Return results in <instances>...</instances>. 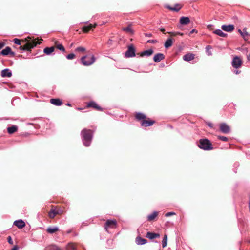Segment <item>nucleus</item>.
<instances>
[{"instance_id": "1", "label": "nucleus", "mask_w": 250, "mask_h": 250, "mask_svg": "<svg viewBox=\"0 0 250 250\" xmlns=\"http://www.w3.org/2000/svg\"><path fill=\"white\" fill-rule=\"evenodd\" d=\"M81 136L83 145L86 147L89 146L93 138V131L84 128L81 132Z\"/></svg>"}, {"instance_id": "2", "label": "nucleus", "mask_w": 250, "mask_h": 250, "mask_svg": "<svg viewBox=\"0 0 250 250\" xmlns=\"http://www.w3.org/2000/svg\"><path fill=\"white\" fill-rule=\"evenodd\" d=\"M198 147L204 150H210L213 149L210 141L208 139H201L199 141Z\"/></svg>"}, {"instance_id": "3", "label": "nucleus", "mask_w": 250, "mask_h": 250, "mask_svg": "<svg viewBox=\"0 0 250 250\" xmlns=\"http://www.w3.org/2000/svg\"><path fill=\"white\" fill-rule=\"evenodd\" d=\"M87 57H88L87 55H85L81 58V63L84 66L91 65L95 62L96 60L94 55H92V56L88 60H86L85 59L87 58Z\"/></svg>"}, {"instance_id": "4", "label": "nucleus", "mask_w": 250, "mask_h": 250, "mask_svg": "<svg viewBox=\"0 0 250 250\" xmlns=\"http://www.w3.org/2000/svg\"><path fill=\"white\" fill-rule=\"evenodd\" d=\"M134 56H135V49L133 44H130L127 47V50L125 53V57L130 58Z\"/></svg>"}, {"instance_id": "5", "label": "nucleus", "mask_w": 250, "mask_h": 250, "mask_svg": "<svg viewBox=\"0 0 250 250\" xmlns=\"http://www.w3.org/2000/svg\"><path fill=\"white\" fill-rule=\"evenodd\" d=\"M242 64V61L238 56L234 57L231 62L232 66L236 69L240 68Z\"/></svg>"}, {"instance_id": "6", "label": "nucleus", "mask_w": 250, "mask_h": 250, "mask_svg": "<svg viewBox=\"0 0 250 250\" xmlns=\"http://www.w3.org/2000/svg\"><path fill=\"white\" fill-rule=\"evenodd\" d=\"M35 46L34 42L33 41H28L27 44L24 46H20V48L21 50L26 51L30 50L31 48H33Z\"/></svg>"}, {"instance_id": "7", "label": "nucleus", "mask_w": 250, "mask_h": 250, "mask_svg": "<svg viewBox=\"0 0 250 250\" xmlns=\"http://www.w3.org/2000/svg\"><path fill=\"white\" fill-rule=\"evenodd\" d=\"M220 131L225 134H228L230 132V128L226 123H223L220 125Z\"/></svg>"}, {"instance_id": "8", "label": "nucleus", "mask_w": 250, "mask_h": 250, "mask_svg": "<svg viewBox=\"0 0 250 250\" xmlns=\"http://www.w3.org/2000/svg\"><path fill=\"white\" fill-rule=\"evenodd\" d=\"M117 224V221L115 220H110L108 219L106 222L104 228L106 230H107L108 228H115Z\"/></svg>"}, {"instance_id": "9", "label": "nucleus", "mask_w": 250, "mask_h": 250, "mask_svg": "<svg viewBox=\"0 0 250 250\" xmlns=\"http://www.w3.org/2000/svg\"><path fill=\"white\" fill-rule=\"evenodd\" d=\"M1 54L3 56H7L8 55H11L12 56H14L15 55V53L11 50V48L7 46L5 49H3L1 51Z\"/></svg>"}, {"instance_id": "10", "label": "nucleus", "mask_w": 250, "mask_h": 250, "mask_svg": "<svg viewBox=\"0 0 250 250\" xmlns=\"http://www.w3.org/2000/svg\"><path fill=\"white\" fill-rule=\"evenodd\" d=\"M155 121L153 120H142L141 122V126L144 127H148L152 126L155 123Z\"/></svg>"}, {"instance_id": "11", "label": "nucleus", "mask_w": 250, "mask_h": 250, "mask_svg": "<svg viewBox=\"0 0 250 250\" xmlns=\"http://www.w3.org/2000/svg\"><path fill=\"white\" fill-rule=\"evenodd\" d=\"M190 20L189 17L182 16L180 18L179 22L181 25H186L189 24Z\"/></svg>"}, {"instance_id": "12", "label": "nucleus", "mask_w": 250, "mask_h": 250, "mask_svg": "<svg viewBox=\"0 0 250 250\" xmlns=\"http://www.w3.org/2000/svg\"><path fill=\"white\" fill-rule=\"evenodd\" d=\"M160 235L158 233H154L151 232H147L146 234V237L150 240L154 239L156 238H159Z\"/></svg>"}, {"instance_id": "13", "label": "nucleus", "mask_w": 250, "mask_h": 250, "mask_svg": "<svg viewBox=\"0 0 250 250\" xmlns=\"http://www.w3.org/2000/svg\"><path fill=\"white\" fill-rule=\"evenodd\" d=\"M165 59V55L161 53L156 54L153 57V60L155 62H159Z\"/></svg>"}, {"instance_id": "14", "label": "nucleus", "mask_w": 250, "mask_h": 250, "mask_svg": "<svg viewBox=\"0 0 250 250\" xmlns=\"http://www.w3.org/2000/svg\"><path fill=\"white\" fill-rule=\"evenodd\" d=\"M87 107H92L94 108L97 110L99 111H102V108L100 106H99L96 102L94 101H90L89 102L87 105Z\"/></svg>"}, {"instance_id": "15", "label": "nucleus", "mask_w": 250, "mask_h": 250, "mask_svg": "<svg viewBox=\"0 0 250 250\" xmlns=\"http://www.w3.org/2000/svg\"><path fill=\"white\" fill-rule=\"evenodd\" d=\"M12 75V71L8 68L4 69L1 72V76L2 77H10Z\"/></svg>"}, {"instance_id": "16", "label": "nucleus", "mask_w": 250, "mask_h": 250, "mask_svg": "<svg viewBox=\"0 0 250 250\" xmlns=\"http://www.w3.org/2000/svg\"><path fill=\"white\" fill-rule=\"evenodd\" d=\"M135 242L138 245H142L147 243V240L143 238L140 236H137L135 239Z\"/></svg>"}, {"instance_id": "17", "label": "nucleus", "mask_w": 250, "mask_h": 250, "mask_svg": "<svg viewBox=\"0 0 250 250\" xmlns=\"http://www.w3.org/2000/svg\"><path fill=\"white\" fill-rule=\"evenodd\" d=\"M14 224L19 229H22L25 226V222L21 219L15 221Z\"/></svg>"}, {"instance_id": "18", "label": "nucleus", "mask_w": 250, "mask_h": 250, "mask_svg": "<svg viewBox=\"0 0 250 250\" xmlns=\"http://www.w3.org/2000/svg\"><path fill=\"white\" fill-rule=\"evenodd\" d=\"M221 29L227 32H231L234 29V26L232 24L223 25L221 26Z\"/></svg>"}, {"instance_id": "19", "label": "nucleus", "mask_w": 250, "mask_h": 250, "mask_svg": "<svg viewBox=\"0 0 250 250\" xmlns=\"http://www.w3.org/2000/svg\"><path fill=\"white\" fill-rule=\"evenodd\" d=\"M195 58V55L193 53H188L183 56V59L184 61L189 62L193 60Z\"/></svg>"}, {"instance_id": "20", "label": "nucleus", "mask_w": 250, "mask_h": 250, "mask_svg": "<svg viewBox=\"0 0 250 250\" xmlns=\"http://www.w3.org/2000/svg\"><path fill=\"white\" fill-rule=\"evenodd\" d=\"M153 52H154V51H153V49H149L145 50L144 51L141 52L140 53V56H141V57H143L144 56H150L153 53Z\"/></svg>"}, {"instance_id": "21", "label": "nucleus", "mask_w": 250, "mask_h": 250, "mask_svg": "<svg viewBox=\"0 0 250 250\" xmlns=\"http://www.w3.org/2000/svg\"><path fill=\"white\" fill-rule=\"evenodd\" d=\"M97 26V24L95 23L94 25L89 24L87 26H84L82 28L83 31L85 33H87L90 29L93 28H95Z\"/></svg>"}, {"instance_id": "22", "label": "nucleus", "mask_w": 250, "mask_h": 250, "mask_svg": "<svg viewBox=\"0 0 250 250\" xmlns=\"http://www.w3.org/2000/svg\"><path fill=\"white\" fill-rule=\"evenodd\" d=\"M97 26V24L95 23L94 25L89 24L87 26H84L82 28L83 31L85 33H87L90 29L93 28H95Z\"/></svg>"}, {"instance_id": "23", "label": "nucleus", "mask_w": 250, "mask_h": 250, "mask_svg": "<svg viewBox=\"0 0 250 250\" xmlns=\"http://www.w3.org/2000/svg\"><path fill=\"white\" fill-rule=\"evenodd\" d=\"M50 103L56 106H60L62 104V100L59 99H51L50 100Z\"/></svg>"}, {"instance_id": "24", "label": "nucleus", "mask_w": 250, "mask_h": 250, "mask_svg": "<svg viewBox=\"0 0 250 250\" xmlns=\"http://www.w3.org/2000/svg\"><path fill=\"white\" fill-rule=\"evenodd\" d=\"M158 215V212L155 211L152 214H150L147 216V220L148 221H151L153 220Z\"/></svg>"}, {"instance_id": "25", "label": "nucleus", "mask_w": 250, "mask_h": 250, "mask_svg": "<svg viewBox=\"0 0 250 250\" xmlns=\"http://www.w3.org/2000/svg\"><path fill=\"white\" fill-rule=\"evenodd\" d=\"M7 132L9 134H11L16 132L18 130V127L15 125H13L7 128Z\"/></svg>"}, {"instance_id": "26", "label": "nucleus", "mask_w": 250, "mask_h": 250, "mask_svg": "<svg viewBox=\"0 0 250 250\" xmlns=\"http://www.w3.org/2000/svg\"><path fill=\"white\" fill-rule=\"evenodd\" d=\"M213 33L220 36V37H225L227 35V34L226 33L223 32L222 31V30L219 29H217L214 30L213 32Z\"/></svg>"}, {"instance_id": "27", "label": "nucleus", "mask_w": 250, "mask_h": 250, "mask_svg": "<svg viewBox=\"0 0 250 250\" xmlns=\"http://www.w3.org/2000/svg\"><path fill=\"white\" fill-rule=\"evenodd\" d=\"M54 51V47L53 46H51L50 47H45L43 49V52L47 55H50Z\"/></svg>"}, {"instance_id": "28", "label": "nucleus", "mask_w": 250, "mask_h": 250, "mask_svg": "<svg viewBox=\"0 0 250 250\" xmlns=\"http://www.w3.org/2000/svg\"><path fill=\"white\" fill-rule=\"evenodd\" d=\"M59 230V228L57 227H48L46 231L50 234H53L55 233L56 231H58Z\"/></svg>"}, {"instance_id": "29", "label": "nucleus", "mask_w": 250, "mask_h": 250, "mask_svg": "<svg viewBox=\"0 0 250 250\" xmlns=\"http://www.w3.org/2000/svg\"><path fill=\"white\" fill-rule=\"evenodd\" d=\"M172 40L171 38L167 39L165 42L164 46L166 48H168L172 45Z\"/></svg>"}, {"instance_id": "30", "label": "nucleus", "mask_w": 250, "mask_h": 250, "mask_svg": "<svg viewBox=\"0 0 250 250\" xmlns=\"http://www.w3.org/2000/svg\"><path fill=\"white\" fill-rule=\"evenodd\" d=\"M241 36L244 38L245 40H248V36H250V34L247 31V28H244L242 30V33H241Z\"/></svg>"}, {"instance_id": "31", "label": "nucleus", "mask_w": 250, "mask_h": 250, "mask_svg": "<svg viewBox=\"0 0 250 250\" xmlns=\"http://www.w3.org/2000/svg\"><path fill=\"white\" fill-rule=\"evenodd\" d=\"M135 117L138 120H144L146 118V116L142 113L138 112L136 113Z\"/></svg>"}, {"instance_id": "32", "label": "nucleus", "mask_w": 250, "mask_h": 250, "mask_svg": "<svg viewBox=\"0 0 250 250\" xmlns=\"http://www.w3.org/2000/svg\"><path fill=\"white\" fill-rule=\"evenodd\" d=\"M175 6H178V8H173V7H172L169 5L166 6V7L168 9H170L172 11H175V12H178L180 10V9L181 8V6H180V5H179L178 4H176Z\"/></svg>"}, {"instance_id": "33", "label": "nucleus", "mask_w": 250, "mask_h": 250, "mask_svg": "<svg viewBox=\"0 0 250 250\" xmlns=\"http://www.w3.org/2000/svg\"><path fill=\"white\" fill-rule=\"evenodd\" d=\"M123 30L131 34L134 33L133 30L131 28V25H129L127 27L123 28Z\"/></svg>"}, {"instance_id": "34", "label": "nucleus", "mask_w": 250, "mask_h": 250, "mask_svg": "<svg viewBox=\"0 0 250 250\" xmlns=\"http://www.w3.org/2000/svg\"><path fill=\"white\" fill-rule=\"evenodd\" d=\"M167 234H165L162 240V247L163 248H165L167 245Z\"/></svg>"}, {"instance_id": "35", "label": "nucleus", "mask_w": 250, "mask_h": 250, "mask_svg": "<svg viewBox=\"0 0 250 250\" xmlns=\"http://www.w3.org/2000/svg\"><path fill=\"white\" fill-rule=\"evenodd\" d=\"M47 250H60V249L56 245H51L47 248Z\"/></svg>"}, {"instance_id": "36", "label": "nucleus", "mask_w": 250, "mask_h": 250, "mask_svg": "<svg viewBox=\"0 0 250 250\" xmlns=\"http://www.w3.org/2000/svg\"><path fill=\"white\" fill-rule=\"evenodd\" d=\"M212 48L211 46L210 45H207L206 46L205 49H206V52L208 56H211L212 55V52L210 51V49Z\"/></svg>"}, {"instance_id": "37", "label": "nucleus", "mask_w": 250, "mask_h": 250, "mask_svg": "<svg viewBox=\"0 0 250 250\" xmlns=\"http://www.w3.org/2000/svg\"><path fill=\"white\" fill-rule=\"evenodd\" d=\"M67 249L68 250H76V246L72 243H69L67 245Z\"/></svg>"}, {"instance_id": "38", "label": "nucleus", "mask_w": 250, "mask_h": 250, "mask_svg": "<svg viewBox=\"0 0 250 250\" xmlns=\"http://www.w3.org/2000/svg\"><path fill=\"white\" fill-rule=\"evenodd\" d=\"M56 47L58 50H59L60 51H62V52H65V48L62 44H57L56 45Z\"/></svg>"}, {"instance_id": "39", "label": "nucleus", "mask_w": 250, "mask_h": 250, "mask_svg": "<svg viewBox=\"0 0 250 250\" xmlns=\"http://www.w3.org/2000/svg\"><path fill=\"white\" fill-rule=\"evenodd\" d=\"M57 214V212L54 210H51L49 213V216L50 218H54Z\"/></svg>"}, {"instance_id": "40", "label": "nucleus", "mask_w": 250, "mask_h": 250, "mask_svg": "<svg viewBox=\"0 0 250 250\" xmlns=\"http://www.w3.org/2000/svg\"><path fill=\"white\" fill-rule=\"evenodd\" d=\"M218 139L224 142H227L228 140V138L226 136H218Z\"/></svg>"}, {"instance_id": "41", "label": "nucleus", "mask_w": 250, "mask_h": 250, "mask_svg": "<svg viewBox=\"0 0 250 250\" xmlns=\"http://www.w3.org/2000/svg\"><path fill=\"white\" fill-rule=\"evenodd\" d=\"M85 51V48L83 47L80 46L75 49L76 52H84Z\"/></svg>"}, {"instance_id": "42", "label": "nucleus", "mask_w": 250, "mask_h": 250, "mask_svg": "<svg viewBox=\"0 0 250 250\" xmlns=\"http://www.w3.org/2000/svg\"><path fill=\"white\" fill-rule=\"evenodd\" d=\"M66 58L68 60L73 59L75 57V55L74 53H70L66 56Z\"/></svg>"}, {"instance_id": "43", "label": "nucleus", "mask_w": 250, "mask_h": 250, "mask_svg": "<svg viewBox=\"0 0 250 250\" xmlns=\"http://www.w3.org/2000/svg\"><path fill=\"white\" fill-rule=\"evenodd\" d=\"M13 42L17 45H21V41L19 39L15 38L13 41Z\"/></svg>"}, {"instance_id": "44", "label": "nucleus", "mask_w": 250, "mask_h": 250, "mask_svg": "<svg viewBox=\"0 0 250 250\" xmlns=\"http://www.w3.org/2000/svg\"><path fill=\"white\" fill-rule=\"evenodd\" d=\"M175 213L174 212H168L166 213L165 216L166 217H169L172 215H175Z\"/></svg>"}, {"instance_id": "45", "label": "nucleus", "mask_w": 250, "mask_h": 250, "mask_svg": "<svg viewBox=\"0 0 250 250\" xmlns=\"http://www.w3.org/2000/svg\"><path fill=\"white\" fill-rule=\"evenodd\" d=\"M157 42L158 41L156 40H148L147 41V42L149 43H157Z\"/></svg>"}, {"instance_id": "46", "label": "nucleus", "mask_w": 250, "mask_h": 250, "mask_svg": "<svg viewBox=\"0 0 250 250\" xmlns=\"http://www.w3.org/2000/svg\"><path fill=\"white\" fill-rule=\"evenodd\" d=\"M7 241L10 244H13V240L11 236H9L7 238Z\"/></svg>"}, {"instance_id": "47", "label": "nucleus", "mask_w": 250, "mask_h": 250, "mask_svg": "<svg viewBox=\"0 0 250 250\" xmlns=\"http://www.w3.org/2000/svg\"><path fill=\"white\" fill-rule=\"evenodd\" d=\"M144 35L146 37H151L152 36L151 33H145Z\"/></svg>"}, {"instance_id": "48", "label": "nucleus", "mask_w": 250, "mask_h": 250, "mask_svg": "<svg viewBox=\"0 0 250 250\" xmlns=\"http://www.w3.org/2000/svg\"><path fill=\"white\" fill-rule=\"evenodd\" d=\"M5 45V43L3 42H0V49L2 48Z\"/></svg>"}, {"instance_id": "49", "label": "nucleus", "mask_w": 250, "mask_h": 250, "mask_svg": "<svg viewBox=\"0 0 250 250\" xmlns=\"http://www.w3.org/2000/svg\"><path fill=\"white\" fill-rule=\"evenodd\" d=\"M19 249V247L17 245L14 246L11 250H18Z\"/></svg>"}, {"instance_id": "50", "label": "nucleus", "mask_w": 250, "mask_h": 250, "mask_svg": "<svg viewBox=\"0 0 250 250\" xmlns=\"http://www.w3.org/2000/svg\"><path fill=\"white\" fill-rule=\"evenodd\" d=\"M240 72H241V71L238 70H235L234 71V73L235 74H240Z\"/></svg>"}, {"instance_id": "51", "label": "nucleus", "mask_w": 250, "mask_h": 250, "mask_svg": "<svg viewBox=\"0 0 250 250\" xmlns=\"http://www.w3.org/2000/svg\"><path fill=\"white\" fill-rule=\"evenodd\" d=\"M194 32H197V31L195 29H192L189 33L190 34H192Z\"/></svg>"}, {"instance_id": "52", "label": "nucleus", "mask_w": 250, "mask_h": 250, "mask_svg": "<svg viewBox=\"0 0 250 250\" xmlns=\"http://www.w3.org/2000/svg\"><path fill=\"white\" fill-rule=\"evenodd\" d=\"M160 30L164 34H165V29L164 28H160Z\"/></svg>"}, {"instance_id": "53", "label": "nucleus", "mask_w": 250, "mask_h": 250, "mask_svg": "<svg viewBox=\"0 0 250 250\" xmlns=\"http://www.w3.org/2000/svg\"><path fill=\"white\" fill-rule=\"evenodd\" d=\"M207 125L210 127H213V125H212V123H208L207 124Z\"/></svg>"}, {"instance_id": "54", "label": "nucleus", "mask_w": 250, "mask_h": 250, "mask_svg": "<svg viewBox=\"0 0 250 250\" xmlns=\"http://www.w3.org/2000/svg\"><path fill=\"white\" fill-rule=\"evenodd\" d=\"M238 31L241 35V33H242V30H241L240 29H239Z\"/></svg>"}, {"instance_id": "55", "label": "nucleus", "mask_w": 250, "mask_h": 250, "mask_svg": "<svg viewBox=\"0 0 250 250\" xmlns=\"http://www.w3.org/2000/svg\"><path fill=\"white\" fill-rule=\"evenodd\" d=\"M66 105L67 106H71V104H70V103H67V104H66Z\"/></svg>"}, {"instance_id": "56", "label": "nucleus", "mask_w": 250, "mask_h": 250, "mask_svg": "<svg viewBox=\"0 0 250 250\" xmlns=\"http://www.w3.org/2000/svg\"><path fill=\"white\" fill-rule=\"evenodd\" d=\"M248 59L250 61V53L249 54V55L248 56Z\"/></svg>"}, {"instance_id": "57", "label": "nucleus", "mask_w": 250, "mask_h": 250, "mask_svg": "<svg viewBox=\"0 0 250 250\" xmlns=\"http://www.w3.org/2000/svg\"><path fill=\"white\" fill-rule=\"evenodd\" d=\"M177 34H179V35H183V33H180V32H178Z\"/></svg>"}, {"instance_id": "58", "label": "nucleus", "mask_w": 250, "mask_h": 250, "mask_svg": "<svg viewBox=\"0 0 250 250\" xmlns=\"http://www.w3.org/2000/svg\"><path fill=\"white\" fill-rule=\"evenodd\" d=\"M178 6H175V5H174V7H173V8H178Z\"/></svg>"}, {"instance_id": "59", "label": "nucleus", "mask_w": 250, "mask_h": 250, "mask_svg": "<svg viewBox=\"0 0 250 250\" xmlns=\"http://www.w3.org/2000/svg\"><path fill=\"white\" fill-rule=\"evenodd\" d=\"M211 26H212L211 25H209L208 26V28H209V27H210Z\"/></svg>"}, {"instance_id": "60", "label": "nucleus", "mask_w": 250, "mask_h": 250, "mask_svg": "<svg viewBox=\"0 0 250 250\" xmlns=\"http://www.w3.org/2000/svg\"><path fill=\"white\" fill-rule=\"evenodd\" d=\"M168 33H170V34H173V33H171V32H169Z\"/></svg>"}, {"instance_id": "61", "label": "nucleus", "mask_w": 250, "mask_h": 250, "mask_svg": "<svg viewBox=\"0 0 250 250\" xmlns=\"http://www.w3.org/2000/svg\"><path fill=\"white\" fill-rule=\"evenodd\" d=\"M0 55H1V52H0Z\"/></svg>"}]
</instances>
